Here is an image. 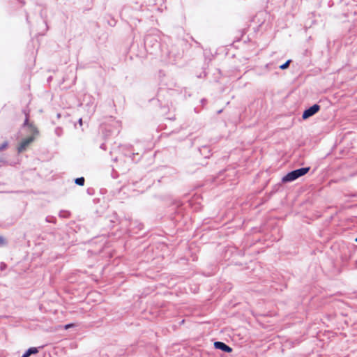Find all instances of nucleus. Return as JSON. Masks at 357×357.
Listing matches in <instances>:
<instances>
[{"label": "nucleus", "instance_id": "9", "mask_svg": "<svg viewBox=\"0 0 357 357\" xmlns=\"http://www.w3.org/2000/svg\"><path fill=\"white\" fill-rule=\"evenodd\" d=\"M6 243V241L4 238L1 236H0V245H3Z\"/></svg>", "mask_w": 357, "mask_h": 357}, {"label": "nucleus", "instance_id": "8", "mask_svg": "<svg viewBox=\"0 0 357 357\" xmlns=\"http://www.w3.org/2000/svg\"><path fill=\"white\" fill-rule=\"evenodd\" d=\"M7 146H8V142H3V144L1 145V146H0V151L5 149Z\"/></svg>", "mask_w": 357, "mask_h": 357}, {"label": "nucleus", "instance_id": "12", "mask_svg": "<svg viewBox=\"0 0 357 357\" xmlns=\"http://www.w3.org/2000/svg\"><path fill=\"white\" fill-rule=\"evenodd\" d=\"M356 241L357 242V238H356Z\"/></svg>", "mask_w": 357, "mask_h": 357}, {"label": "nucleus", "instance_id": "11", "mask_svg": "<svg viewBox=\"0 0 357 357\" xmlns=\"http://www.w3.org/2000/svg\"><path fill=\"white\" fill-rule=\"evenodd\" d=\"M30 354H29L28 351H26L22 357H29Z\"/></svg>", "mask_w": 357, "mask_h": 357}, {"label": "nucleus", "instance_id": "1", "mask_svg": "<svg viewBox=\"0 0 357 357\" xmlns=\"http://www.w3.org/2000/svg\"><path fill=\"white\" fill-rule=\"evenodd\" d=\"M24 126H27L30 128L31 132H32V135L24 139L17 147V151L19 153H22L24 151L27 147L34 141L36 136L38 134V129L33 125L29 123V117L26 116L25 121L24 123Z\"/></svg>", "mask_w": 357, "mask_h": 357}, {"label": "nucleus", "instance_id": "3", "mask_svg": "<svg viewBox=\"0 0 357 357\" xmlns=\"http://www.w3.org/2000/svg\"><path fill=\"white\" fill-rule=\"evenodd\" d=\"M319 109H320V106L317 104H315V105H312V107H310V108H308L307 109H305L303 112L302 118L303 119H307L309 117L313 116L317 112H318L319 111Z\"/></svg>", "mask_w": 357, "mask_h": 357}, {"label": "nucleus", "instance_id": "5", "mask_svg": "<svg viewBox=\"0 0 357 357\" xmlns=\"http://www.w3.org/2000/svg\"><path fill=\"white\" fill-rule=\"evenodd\" d=\"M84 181L85 180L84 177H80L75 179V183L81 186L84 185Z\"/></svg>", "mask_w": 357, "mask_h": 357}, {"label": "nucleus", "instance_id": "10", "mask_svg": "<svg viewBox=\"0 0 357 357\" xmlns=\"http://www.w3.org/2000/svg\"><path fill=\"white\" fill-rule=\"evenodd\" d=\"M73 326V324H70L66 325L64 328H65V329H68V328H71Z\"/></svg>", "mask_w": 357, "mask_h": 357}, {"label": "nucleus", "instance_id": "2", "mask_svg": "<svg viewBox=\"0 0 357 357\" xmlns=\"http://www.w3.org/2000/svg\"><path fill=\"white\" fill-rule=\"evenodd\" d=\"M310 169V167H303L301 169H298L296 170H294L292 172H289L282 179V182L287 183L293 181L298 178L304 176L306 174Z\"/></svg>", "mask_w": 357, "mask_h": 357}, {"label": "nucleus", "instance_id": "4", "mask_svg": "<svg viewBox=\"0 0 357 357\" xmlns=\"http://www.w3.org/2000/svg\"><path fill=\"white\" fill-rule=\"evenodd\" d=\"M214 346L216 349H221L223 351L230 353L232 351V349L229 347L228 345L225 344L224 342H215L214 343Z\"/></svg>", "mask_w": 357, "mask_h": 357}, {"label": "nucleus", "instance_id": "6", "mask_svg": "<svg viewBox=\"0 0 357 357\" xmlns=\"http://www.w3.org/2000/svg\"><path fill=\"white\" fill-rule=\"evenodd\" d=\"M27 351H28V352H29V354L30 355L35 354H37L38 352V349L36 348V347L29 348Z\"/></svg>", "mask_w": 357, "mask_h": 357}, {"label": "nucleus", "instance_id": "7", "mask_svg": "<svg viewBox=\"0 0 357 357\" xmlns=\"http://www.w3.org/2000/svg\"><path fill=\"white\" fill-rule=\"evenodd\" d=\"M291 60H288L287 61H286L284 64L281 65L280 66V68L282 69V70H284L286 68H287L289 66V63H291Z\"/></svg>", "mask_w": 357, "mask_h": 357}]
</instances>
